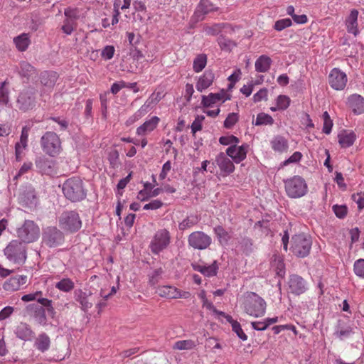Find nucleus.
Listing matches in <instances>:
<instances>
[{"mask_svg":"<svg viewBox=\"0 0 364 364\" xmlns=\"http://www.w3.org/2000/svg\"><path fill=\"white\" fill-rule=\"evenodd\" d=\"M42 151L50 157L58 156L62 151V143L59 136L54 132H46L40 139Z\"/></svg>","mask_w":364,"mask_h":364,"instance_id":"nucleus-1","label":"nucleus"},{"mask_svg":"<svg viewBox=\"0 0 364 364\" xmlns=\"http://www.w3.org/2000/svg\"><path fill=\"white\" fill-rule=\"evenodd\" d=\"M266 301L255 292H248L244 302L246 314L255 318L262 317L266 313Z\"/></svg>","mask_w":364,"mask_h":364,"instance_id":"nucleus-2","label":"nucleus"},{"mask_svg":"<svg viewBox=\"0 0 364 364\" xmlns=\"http://www.w3.org/2000/svg\"><path fill=\"white\" fill-rule=\"evenodd\" d=\"M7 259L16 264H23L26 259V246L18 240L11 241L4 250Z\"/></svg>","mask_w":364,"mask_h":364,"instance_id":"nucleus-3","label":"nucleus"},{"mask_svg":"<svg viewBox=\"0 0 364 364\" xmlns=\"http://www.w3.org/2000/svg\"><path fill=\"white\" fill-rule=\"evenodd\" d=\"M21 242L31 243L36 241L40 236L39 227L33 221L26 220L16 230Z\"/></svg>","mask_w":364,"mask_h":364,"instance_id":"nucleus-4","label":"nucleus"},{"mask_svg":"<svg viewBox=\"0 0 364 364\" xmlns=\"http://www.w3.org/2000/svg\"><path fill=\"white\" fill-rule=\"evenodd\" d=\"M312 242L309 237L303 234L296 235L291 238V250L298 257H305L309 255Z\"/></svg>","mask_w":364,"mask_h":364,"instance_id":"nucleus-5","label":"nucleus"},{"mask_svg":"<svg viewBox=\"0 0 364 364\" xmlns=\"http://www.w3.org/2000/svg\"><path fill=\"white\" fill-rule=\"evenodd\" d=\"M60 227L64 230L73 232L77 231L82 225L78 213L67 211L62 213L59 218Z\"/></svg>","mask_w":364,"mask_h":364,"instance_id":"nucleus-6","label":"nucleus"},{"mask_svg":"<svg viewBox=\"0 0 364 364\" xmlns=\"http://www.w3.org/2000/svg\"><path fill=\"white\" fill-rule=\"evenodd\" d=\"M170 240L171 236L167 230H158L150 243L151 251L156 255L159 254L168 246Z\"/></svg>","mask_w":364,"mask_h":364,"instance_id":"nucleus-7","label":"nucleus"},{"mask_svg":"<svg viewBox=\"0 0 364 364\" xmlns=\"http://www.w3.org/2000/svg\"><path fill=\"white\" fill-rule=\"evenodd\" d=\"M64 242L63 232L55 227L47 228L43 233V242L49 247H55Z\"/></svg>","mask_w":364,"mask_h":364,"instance_id":"nucleus-8","label":"nucleus"},{"mask_svg":"<svg viewBox=\"0 0 364 364\" xmlns=\"http://www.w3.org/2000/svg\"><path fill=\"white\" fill-rule=\"evenodd\" d=\"M211 237L202 231H195L188 237V245L197 250H205L211 244Z\"/></svg>","mask_w":364,"mask_h":364,"instance_id":"nucleus-9","label":"nucleus"},{"mask_svg":"<svg viewBox=\"0 0 364 364\" xmlns=\"http://www.w3.org/2000/svg\"><path fill=\"white\" fill-rule=\"evenodd\" d=\"M62 191L65 196L73 202L80 201L85 197L82 183H63Z\"/></svg>","mask_w":364,"mask_h":364,"instance_id":"nucleus-10","label":"nucleus"},{"mask_svg":"<svg viewBox=\"0 0 364 364\" xmlns=\"http://www.w3.org/2000/svg\"><path fill=\"white\" fill-rule=\"evenodd\" d=\"M161 297H165L170 299H188L191 296L189 291H181L173 286H160L156 291Z\"/></svg>","mask_w":364,"mask_h":364,"instance_id":"nucleus-11","label":"nucleus"},{"mask_svg":"<svg viewBox=\"0 0 364 364\" xmlns=\"http://www.w3.org/2000/svg\"><path fill=\"white\" fill-rule=\"evenodd\" d=\"M36 97L33 89L24 90L20 92L17 99V106L19 109L26 112L35 107Z\"/></svg>","mask_w":364,"mask_h":364,"instance_id":"nucleus-12","label":"nucleus"},{"mask_svg":"<svg viewBox=\"0 0 364 364\" xmlns=\"http://www.w3.org/2000/svg\"><path fill=\"white\" fill-rule=\"evenodd\" d=\"M348 81L346 74L337 68H333L328 75L330 86L335 90H343Z\"/></svg>","mask_w":364,"mask_h":364,"instance_id":"nucleus-13","label":"nucleus"},{"mask_svg":"<svg viewBox=\"0 0 364 364\" xmlns=\"http://www.w3.org/2000/svg\"><path fill=\"white\" fill-rule=\"evenodd\" d=\"M231 99V95L227 92L225 89H221L217 93H210L208 95H203L201 97V105L204 107H211L218 102L224 103Z\"/></svg>","mask_w":364,"mask_h":364,"instance_id":"nucleus-14","label":"nucleus"},{"mask_svg":"<svg viewBox=\"0 0 364 364\" xmlns=\"http://www.w3.org/2000/svg\"><path fill=\"white\" fill-rule=\"evenodd\" d=\"M248 149L249 145L246 143L242 144L241 146L234 144L233 146H230L226 149V154L231 158L235 163L239 164L246 159Z\"/></svg>","mask_w":364,"mask_h":364,"instance_id":"nucleus-15","label":"nucleus"},{"mask_svg":"<svg viewBox=\"0 0 364 364\" xmlns=\"http://www.w3.org/2000/svg\"><path fill=\"white\" fill-rule=\"evenodd\" d=\"M35 164L38 171L42 175L52 176L55 173V161L52 159L40 156L36 159Z\"/></svg>","mask_w":364,"mask_h":364,"instance_id":"nucleus-16","label":"nucleus"},{"mask_svg":"<svg viewBox=\"0 0 364 364\" xmlns=\"http://www.w3.org/2000/svg\"><path fill=\"white\" fill-rule=\"evenodd\" d=\"M155 105L156 101L153 100L151 97H149L144 104L133 115L130 116L127 119L125 124L127 127L132 125L146 114Z\"/></svg>","mask_w":364,"mask_h":364,"instance_id":"nucleus-17","label":"nucleus"},{"mask_svg":"<svg viewBox=\"0 0 364 364\" xmlns=\"http://www.w3.org/2000/svg\"><path fill=\"white\" fill-rule=\"evenodd\" d=\"M155 105L156 101L153 100L151 97H149L144 104L133 115L130 116L127 119L125 124L127 127L132 125L146 114Z\"/></svg>","mask_w":364,"mask_h":364,"instance_id":"nucleus-18","label":"nucleus"},{"mask_svg":"<svg viewBox=\"0 0 364 364\" xmlns=\"http://www.w3.org/2000/svg\"><path fill=\"white\" fill-rule=\"evenodd\" d=\"M218 8L210 0H200L194 11L196 19L203 21L210 12L217 11Z\"/></svg>","mask_w":364,"mask_h":364,"instance_id":"nucleus-19","label":"nucleus"},{"mask_svg":"<svg viewBox=\"0 0 364 364\" xmlns=\"http://www.w3.org/2000/svg\"><path fill=\"white\" fill-rule=\"evenodd\" d=\"M27 282V277L25 275H16L10 277L3 284V289L6 291H16L20 289L21 287Z\"/></svg>","mask_w":364,"mask_h":364,"instance_id":"nucleus-20","label":"nucleus"},{"mask_svg":"<svg viewBox=\"0 0 364 364\" xmlns=\"http://www.w3.org/2000/svg\"><path fill=\"white\" fill-rule=\"evenodd\" d=\"M289 288L292 294L300 295L307 289L304 279L296 274L291 275L289 280Z\"/></svg>","mask_w":364,"mask_h":364,"instance_id":"nucleus-21","label":"nucleus"},{"mask_svg":"<svg viewBox=\"0 0 364 364\" xmlns=\"http://www.w3.org/2000/svg\"><path fill=\"white\" fill-rule=\"evenodd\" d=\"M215 162L222 173L230 174L235 170V166L232 161L229 159V156L223 152H220L216 156Z\"/></svg>","mask_w":364,"mask_h":364,"instance_id":"nucleus-22","label":"nucleus"},{"mask_svg":"<svg viewBox=\"0 0 364 364\" xmlns=\"http://www.w3.org/2000/svg\"><path fill=\"white\" fill-rule=\"evenodd\" d=\"M287 194L292 198L304 196L308 190L306 183H285Z\"/></svg>","mask_w":364,"mask_h":364,"instance_id":"nucleus-23","label":"nucleus"},{"mask_svg":"<svg viewBox=\"0 0 364 364\" xmlns=\"http://www.w3.org/2000/svg\"><path fill=\"white\" fill-rule=\"evenodd\" d=\"M214 80V73L210 70H206L203 74L198 77L196 84V90L202 92L212 85Z\"/></svg>","mask_w":364,"mask_h":364,"instance_id":"nucleus-24","label":"nucleus"},{"mask_svg":"<svg viewBox=\"0 0 364 364\" xmlns=\"http://www.w3.org/2000/svg\"><path fill=\"white\" fill-rule=\"evenodd\" d=\"M76 300L81 304L82 309L85 311L90 309L95 299L92 294L90 291L77 290L75 292Z\"/></svg>","mask_w":364,"mask_h":364,"instance_id":"nucleus-25","label":"nucleus"},{"mask_svg":"<svg viewBox=\"0 0 364 364\" xmlns=\"http://www.w3.org/2000/svg\"><path fill=\"white\" fill-rule=\"evenodd\" d=\"M348 104L355 114L359 115L364 113V97L358 94H353L348 97Z\"/></svg>","mask_w":364,"mask_h":364,"instance_id":"nucleus-26","label":"nucleus"},{"mask_svg":"<svg viewBox=\"0 0 364 364\" xmlns=\"http://www.w3.org/2000/svg\"><path fill=\"white\" fill-rule=\"evenodd\" d=\"M358 10L352 9L345 21L347 31L354 36H357L360 33L358 26Z\"/></svg>","mask_w":364,"mask_h":364,"instance_id":"nucleus-27","label":"nucleus"},{"mask_svg":"<svg viewBox=\"0 0 364 364\" xmlns=\"http://www.w3.org/2000/svg\"><path fill=\"white\" fill-rule=\"evenodd\" d=\"M270 146L274 151L284 153L289 149V141L284 136L275 135L270 141Z\"/></svg>","mask_w":364,"mask_h":364,"instance_id":"nucleus-28","label":"nucleus"},{"mask_svg":"<svg viewBox=\"0 0 364 364\" xmlns=\"http://www.w3.org/2000/svg\"><path fill=\"white\" fill-rule=\"evenodd\" d=\"M155 186L153 183H144V188L139 192L137 198L145 200L151 197L159 195L162 190L159 188H155Z\"/></svg>","mask_w":364,"mask_h":364,"instance_id":"nucleus-29","label":"nucleus"},{"mask_svg":"<svg viewBox=\"0 0 364 364\" xmlns=\"http://www.w3.org/2000/svg\"><path fill=\"white\" fill-rule=\"evenodd\" d=\"M159 121L160 119L156 116H154L149 119L146 120L141 126L136 129V134L139 136H144L146 132H151L154 131L156 128Z\"/></svg>","mask_w":364,"mask_h":364,"instance_id":"nucleus-30","label":"nucleus"},{"mask_svg":"<svg viewBox=\"0 0 364 364\" xmlns=\"http://www.w3.org/2000/svg\"><path fill=\"white\" fill-rule=\"evenodd\" d=\"M338 139L342 148H348L356 140V134L353 131L343 130L338 134Z\"/></svg>","mask_w":364,"mask_h":364,"instance_id":"nucleus-31","label":"nucleus"},{"mask_svg":"<svg viewBox=\"0 0 364 364\" xmlns=\"http://www.w3.org/2000/svg\"><path fill=\"white\" fill-rule=\"evenodd\" d=\"M57 79L58 75L53 71H43L39 77L41 85L48 89H52L54 87Z\"/></svg>","mask_w":364,"mask_h":364,"instance_id":"nucleus-32","label":"nucleus"},{"mask_svg":"<svg viewBox=\"0 0 364 364\" xmlns=\"http://www.w3.org/2000/svg\"><path fill=\"white\" fill-rule=\"evenodd\" d=\"M13 42L18 51H26L31 44L30 35L27 33H23L14 37L13 39Z\"/></svg>","mask_w":364,"mask_h":364,"instance_id":"nucleus-33","label":"nucleus"},{"mask_svg":"<svg viewBox=\"0 0 364 364\" xmlns=\"http://www.w3.org/2000/svg\"><path fill=\"white\" fill-rule=\"evenodd\" d=\"M272 63V60L270 57L267 55H262L255 61V70L258 73H266L270 69Z\"/></svg>","mask_w":364,"mask_h":364,"instance_id":"nucleus-34","label":"nucleus"},{"mask_svg":"<svg viewBox=\"0 0 364 364\" xmlns=\"http://www.w3.org/2000/svg\"><path fill=\"white\" fill-rule=\"evenodd\" d=\"M15 333L18 338L24 341L31 340L33 335L29 325L26 323H20L16 328Z\"/></svg>","mask_w":364,"mask_h":364,"instance_id":"nucleus-35","label":"nucleus"},{"mask_svg":"<svg viewBox=\"0 0 364 364\" xmlns=\"http://www.w3.org/2000/svg\"><path fill=\"white\" fill-rule=\"evenodd\" d=\"M194 270L200 272L204 276L213 277L216 275L218 272V265L216 261H214L213 264L205 266L200 264L193 265Z\"/></svg>","mask_w":364,"mask_h":364,"instance_id":"nucleus-36","label":"nucleus"},{"mask_svg":"<svg viewBox=\"0 0 364 364\" xmlns=\"http://www.w3.org/2000/svg\"><path fill=\"white\" fill-rule=\"evenodd\" d=\"M18 74L21 77L28 80L33 75L36 74V69L29 63L22 61L19 63Z\"/></svg>","mask_w":364,"mask_h":364,"instance_id":"nucleus-37","label":"nucleus"},{"mask_svg":"<svg viewBox=\"0 0 364 364\" xmlns=\"http://www.w3.org/2000/svg\"><path fill=\"white\" fill-rule=\"evenodd\" d=\"M50 344V341L48 335L43 333L36 338L35 341V346L41 352L47 350Z\"/></svg>","mask_w":364,"mask_h":364,"instance_id":"nucleus-38","label":"nucleus"},{"mask_svg":"<svg viewBox=\"0 0 364 364\" xmlns=\"http://www.w3.org/2000/svg\"><path fill=\"white\" fill-rule=\"evenodd\" d=\"M274 120L271 115L264 112H259L257 115L256 119L252 121V124L255 126H271L274 124Z\"/></svg>","mask_w":364,"mask_h":364,"instance_id":"nucleus-39","label":"nucleus"},{"mask_svg":"<svg viewBox=\"0 0 364 364\" xmlns=\"http://www.w3.org/2000/svg\"><path fill=\"white\" fill-rule=\"evenodd\" d=\"M214 232L215 233L220 244L222 245H226L231 239L230 234L220 225L216 226L214 228Z\"/></svg>","mask_w":364,"mask_h":364,"instance_id":"nucleus-40","label":"nucleus"},{"mask_svg":"<svg viewBox=\"0 0 364 364\" xmlns=\"http://www.w3.org/2000/svg\"><path fill=\"white\" fill-rule=\"evenodd\" d=\"M207 55L205 54H199L193 60V70L195 73L201 72L206 66Z\"/></svg>","mask_w":364,"mask_h":364,"instance_id":"nucleus-41","label":"nucleus"},{"mask_svg":"<svg viewBox=\"0 0 364 364\" xmlns=\"http://www.w3.org/2000/svg\"><path fill=\"white\" fill-rule=\"evenodd\" d=\"M55 288L63 292H70L74 287L75 284L73 281L70 278H63L55 285Z\"/></svg>","mask_w":364,"mask_h":364,"instance_id":"nucleus-42","label":"nucleus"},{"mask_svg":"<svg viewBox=\"0 0 364 364\" xmlns=\"http://www.w3.org/2000/svg\"><path fill=\"white\" fill-rule=\"evenodd\" d=\"M196 343L191 339L188 340H181L176 341L173 346V349L174 350H192L196 347Z\"/></svg>","mask_w":364,"mask_h":364,"instance_id":"nucleus-43","label":"nucleus"},{"mask_svg":"<svg viewBox=\"0 0 364 364\" xmlns=\"http://www.w3.org/2000/svg\"><path fill=\"white\" fill-rule=\"evenodd\" d=\"M352 333V328L348 325H341L338 324L337 326V329L336 330L334 335L339 338L340 340H343L346 338L350 336Z\"/></svg>","mask_w":364,"mask_h":364,"instance_id":"nucleus-44","label":"nucleus"},{"mask_svg":"<svg viewBox=\"0 0 364 364\" xmlns=\"http://www.w3.org/2000/svg\"><path fill=\"white\" fill-rule=\"evenodd\" d=\"M322 118L323 120L322 132L326 134H329L332 131L333 123L327 111L323 113Z\"/></svg>","mask_w":364,"mask_h":364,"instance_id":"nucleus-45","label":"nucleus"},{"mask_svg":"<svg viewBox=\"0 0 364 364\" xmlns=\"http://www.w3.org/2000/svg\"><path fill=\"white\" fill-rule=\"evenodd\" d=\"M290 98L287 95H280L277 97L276 103L279 110H285L290 105Z\"/></svg>","mask_w":364,"mask_h":364,"instance_id":"nucleus-46","label":"nucleus"},{"mask_svg":"<svg viewBox=\"0 0 364 364\" xmlns=\"http://www.w3.org/2000/svg\"><path fill=\"white\" fill-rule=\"evenodd\" d=\"M239 116L237 113L232 112L228 114L224 121L223 126L226 129L232 128L235 124L238 122Z\"/></svg>","mask_w":364,"mask_h":364,"instance_id":"nucleus-47","label":"nucleus"},{"mask_svg":"<svg viewBox=\"0 0 364 364\" xmlns=\"http://www.w3.org/2000/svg\"><path fill=\"white\" fill-rule=\"evenodd\" d=\"M162 274L163 270L161 268L154 269L149 276V284L151 286H155L156 284H158L161 279Z\"/></svg>","mask_w":364,"mask_h":364,"instance_id":"nucleus-48","label":"nucleus"},{"mask_svg":"<svg viewBox=\"0 0 364 364\" xmlns=\"http://www.w3.org/2000/svg\"><path fill=\"white\" fill-rule=\"evenodd\" d=\"M6 85V81L0 84V103L4 105H7L9 101V91Z\"/></svg>","mask_w":364,"mask_h":364,"instance_id":"nucleus-49","label":"nucleus"},{"mask_svg":"<svg viewBox=\"0 0 364 364\" xmlns=\"http://www.w3.org/2000/svg\"><path fill=\"white\" fill-rule=\"evenodd\" d=\"M198 223V220L194 216H188L179 223L178 228L181 230H185L191 228Z\"/></svg>","mask_w":364,"mask_h":364,"instance_id":"nucleus-50","label":"nucleus"},{"mask_svg":"<svg viewBox=\"0 0 364 364\" xmlns=\"http://www.w3.org/2000/svg\"><path fill=\"white\" fill-rule=\"evenodd\" d=\"M292 21L290 18H286L275 21L274 28L277 31H282L284 29L291 26Z\"/></svg>","mask_w":364,"mask_h":364,"instance_id":"nucleus-51","label":"nucleus"},{"mask_svg":"<svg viewBox=\"0 0 364 364\" xmlns=\"http://www.w3.org/2000/svg\"><path fill=\"white\" fill-rule=\"evenodd\" d=\"M240 142L239 139L234 135L222 136L219 138V143L224 146H233Z\"/></svg>","mask_w":364,"mask_h":364,"instance_id":"nucleus-52","label":"nucleus"},{"mask_svg":"<svg viewBox=\"0 0 364 364\" xmlns=\"http://www.w3.org/2000/svg\"><path fill=\"white\" fill-rule=\"evenodd\" d=\"M75 21L70 18H65L63 21V24L61 27V30L66 35H71L75 28Z\"/></svg>","mask_w":364,"mask_h":364,"instance_id":"nucleus-53","label":"nucleus"},{"mask_svg":"<svg viewBox=\"0 0 364 364\" xmlns=\"http://www.w3.org/2000/svg\"><path fill=\"white\" fill-rule=\"evenodd\" d=\"M115 48L113 46H106L102 50L101 56L105 60H109L114 57Z\"/></svg>","mask_w":364,"mask_h":364,"instance_id":"nucleus-54","label":"nucleus"},{"mask_svg":"<svg viewBox=\"0 0 364 364\" xmlns=\"http://www.w3.org/2000/svg\"><path fill=\"white\" fill-rule=\"evenodd\" d=\"M205 117L203 115H197L193 120L191 128V132L195 134L198 131L201 130L202 129V122L204 120Z\"/></svg>","mask_w":364,"mask_h":364,"instance_id":"nucleus-55","label":"nucleus"},{"mask_svg":"<svg viewBox=\"0 0 364 364\" xmlns=\"http://www.w3.org/2000/svg\"><path fill=\"white\" fill-rule=\"evenodd\" d=\"M354 272L359 277L364 278V259H359L354 263Z\"/></svg>","mask_w":364,"mask_h":364,"instance_id":"nucleus-56","label":"nucleus"},{"mask_svg":"<svg viewBox=\"0 0 364 364\" xmlns=\"http://www.w3.org/2000/svg\"><path fill=\"white\" fill-rule=\"evenodd\" d=\"M28 144L23 145L19 142L15 144V156L17 161H21L23 159V151L26 149Z\"/></svg>","mask_w":364,"mask_h":364,"instance_id":"nucleus-57","label":"nucleus"},{"mask_svg":"<svg viewBox=\"0 0 364 364\" xmlns=\"http://www.w3.org/2000/svg\"><path fill=\"white\" fill-rule=\"evenodd\" d=\"M302 154L300 151H295L290 157L283 161L282 165L287 166L289 164L299 162L302 159Z\"/></svg>","mask_w":364,"mask_h":364,"instance_id":"nucleus-58","label":"nucleus"},{"mask_svg":"<svg viewBox=\"0 0 364 364\" xmlns=\"http://www.w3.org/2000/svg\"><path fill=\"white\" fill-rule=\"evenodd\" d=\"M232 329L237 334V336L242 341H246L247 339V335L244 333L243 330L241 328V325L239 322H234L232 323Z\"/></svg>","mask_w":364,"mask_h":364,"instance_id":"nucleus-59","label":"nucleus"},{"mask_svg":"<svg viewBox=\"0 0 364 364\" xmlns=\"http://www.w3.org/2000/svg\"><path fill=\"white\" fill-rule=\"evenodd\" d=\"M267 89L262 88L260 89L258 92L254 94L252 100L255 102H261L263 100H267Z\"/></svg>","mask_w":364,"mask_h":364,"instance_id":"nucleus-60","label":"nucleus"},{"mask_svg":"<svg viewBox=\"0 0 364 364\" xmlns=\"http://www.w3.org/2000/svg\"><path fill=\"white\" fill-rule=\"evenodd\" d=\"M77 9L75 8L68 7L64 10V15L66 17L65 18L72 19L73 21L77 18Z\"/></svg>","mask_w":364,"mask_h":364,"instance_id":"nucleus-61","label":"nucleus"},{"mask_svg":"<svg viewBox=\"0 0 364 364\" xmlns=\"http://www.w3.org/2000/svg\"><path fill=\"white\" fill-rule=\"evenodd\" d=\"M30 127L28 126H24L22 127L19 143L23 145L28 144V134H29Z\"/></svg>","mask_w":364,"mask_h":364,"instance_id":"nucleus-62","label":"nucleus"},{"mask_svg":"<svg viewBox=\"0 0 364 364\" xmlns=\"http://www.w3.org/2000/svg\"><path fill=\"white\" fill-rule=\"evenodd\" d=\"M333 210L336 215L339 218H344L347 214V208L345 205H335L333 207Z\"/></svg>","mask_w":364,"mask_h":364,"instance_id":"nucleus-63","label":"nucleus"},{"mask_svg":"<svg viewBox=\"0 0 364 364\" xmlns=\"http://www.w3.org/2000/svg\"><path fill=\"white\" fill-rule=\"evenodd\" d=\"M352 198L358 204V208L359 209H363L364 208V192L354 194Z\"/></svg>","mask_w":364,"mask_h":364,"instance_id":"nucleus-64","label":"nucleus"}]
</instances>
